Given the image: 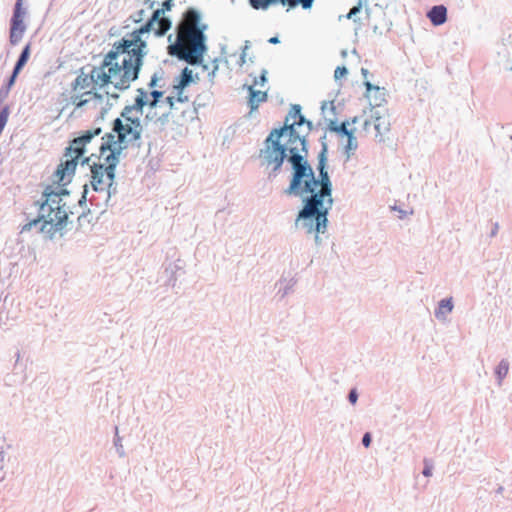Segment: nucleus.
I'll use <instances>...</instances> for the list:
<instances>
[{"label":"nucleus","mask_w":512,"mask_h":512,"mask_svg":"<svg viewBox=\"0 0 512 512\" xmlns=\"http://www.w3.org/2000/svg\"><path fill=\"white\" fill-rule=\"evenodd\" d=\"M285 146L288 154V162L291 165L289 185L283 190L286 196L302 197L314 189V170L308 161L309 142L306 135H300V139H292L288 136Z\"/></svg>","instance_id":"nucleus-1"},{"label":"nucleus","mask_w":512,"mask_h":512,"mask_svg":"<svg viewBox=\"0 0 512 512\" xmlns=\"http://www.w3.org/2000/svg\"><path fill=\"white\" fill-rule=\"evenodd\" d=\"M302 208L295 219V227L299 224L307 234L314 233L316 245H321L320 234H324L328 227V215L333 206L332 191L314 190L302 197Z\"/></svg>","instance_id":"nucleus-2"},{"label":"nucleus","mask_w":512,"mask_h":512,"mask_svg":"<svg viewBox=\"0 0 512 512\" xmlns=\"http://www.w3.org/2000/svg\"><path fill=\"white\" fill-rule=\"evenodd\" d=\"M128 50L129 51L125 53L127 57L123 58L121 64L118 60H114V66L111 68V72L120 74V78L115 82V89L120 91L128 89L131 82L139 78L144 64V58L148 53L147 42L140 39Z\"/></svg>","instance_id":"nucleus-3"},{"label":"nucleus","mask_w":512,"mask_h":512,"mask_svg":"<svg viewBox=\"0 0 512 512\" xmlns=\"http://www.w3.org/2000/svg\"><path fill=\"white\" fill-rule=\"evenodd\" d=\"M190 49H187L183 43L182 33L177 35L176 42L170 44L167 48L170 56L178 58L191 66L202 65L204 55L207 53L208 46L206 44L207 36L201 29H194L188 33Z\"/></svg>","instance_id":"nucleus-4"},{"label":"nucleus","mask_w":512,"mask_h":512,"mask_svg":"<svg viewBox=\"0 0 512 512\" xmlns=\"http://www.w3.org/2000/svg\"><path fill=\"white\" fill-rule=\"evenodd\" d=\"M113 63L110 65L104 66V60L101 62L99 66L92 67L90 73L84 72V67L79 70V74L76 79L71 84V89L73 92H77L79 89H86L93 86V89L104 88L109 84H112L115 87V82L120 78V74L111 72Z\"/></svg>","instance_id":"nucleus-5"},{"label":"nucleus","mask_w":512,"mask_h":512,"mask_svg":"<svg viewBox=\"0 0 512 512\" xmlns=\"http://www.w3.org/2000/svg\"><path fill=\"white\" fill-rule=\"evenodd\" d=\"M264 146L260 150L259 157L263 160V164L271 166L268 179L272 180L280 173L284 161H288V154H286L285 146H281V141L276 140L274 143L264 144Z\"/></svg>","instance_id":"nucleus-6"},{"label":"nucleus","mask_w":512,"mask_h":512,"mask_svg":"<svg viewBox=\"0 0 512 512\" xmlns=\"http://www.w3.org/2000/svg\"><path fill=\"white\" fill-rule=\"evenodd\" d=\"M321 150L317 155V171L314 174V190L333 191V184L328 173V144L326 142V132L319 139Z\"/></svg>","instance_id":"nucleus-7"},{"label":"nucleus","mask_w":512,"mask_h":512,"mask_svg":"<svg viewBox=\"0 0 512 512\" xmlns=\"http://www.w3.org/2000/svg\"><path fill=\"white\" fill-rule=\"evenodd\" d=\"M26 14L27 10L23 7V0H16L13 8V14L10 19L9 29V41L13 46L17 45L21 41L27 29L23 20Z\"/></svg>","instance_id":"nucleus-8"},{"label":"nucleus","mask_w":512,"mask_h":512,"mask_svg":"<svg viewBox=\"0 0 512 512\" xmlns=\"http://www.w3.org/2000/svg\"><path fill=\"white\" fill-rule=\"evenodd\" d=\"M140 39H142V35L135 29L121 40L113 43L112 49L104 56V66L112 64L114 60H118L120 55L128 52V49Z\"/></svg>","instance_id":"nucleus-9"},{"label":"nucleus","mask_w":512,"mask_h":512,"mask_svg":"<svg viewBox=\"0 0 512 512\" xmlns=\"http://www.w3.org/2000/svg\"><path fill=\"white\" fill-rule=\"evenodd\" d=\"M66 158L65 161H61L52 175L53 183L59 186H66L71 183L80 160V158L74 155Z\"/></svg>","instance_id":"nucleus-10"},{"label":"nucleus","mask_w":512,"mask_h":512,"mask_svg":"<svg viewBox=\"0 0 512 512\" xmlns=\"http://www.w3.org/2000/svg\"><path fill=\"white\" fill-rule=\"evenodd\" d=\"M195 79H198V74L193 75V71L188 67H185L180 75L175 78L173 90L177 94L176 100L178 102L185 103L189 101L188 96L184 95L183 92L191 83L195 82Z\"/></svg>","instance_id":"nucleus-11"},{"label":"nucleus","mask_w":512,"mask_h":512,"mask_svg":"<svg viewBox=\"0 0 512 512\" xmlns=\"http://www.w3.org/2000/svg\"><path fill=\"white\" fill-rule=\"evenodd\" d=\"M285 135L290 136L292 139H300L301 135V130H298L294 122H290L288 118H285L283 126L272 129L264 144L274 143L276 140L281 141V138Z\"/></svg>","instance_id":"nucleus-12"},{"label":"nucleus","mask_w":512,"mask_h":512,"mask_svg":"<svg viewBox=\"0 0 512 512\" xmlns=\"http://www.w3.org/2000/svg\"><path fill=\"white\" fill-rule=\"evenodd\" d=\"M157 24V28L154 29V35L156 37H163L172 27V20L170 17L165 16V12L162 8H157L152 12L151 17L148 19Z\"/></svg>","instance_id":"nucleus-13"},{"label":"nucleus","mask_w":512,"mask_h":512,"mask_svg":"<svg viewBox=\"0 0 512 512\" xmlns=\"http://www.w3.org/2000/svg\"><path fill=\"white\" fill-rule=\"evenodd\" d=\"M183 261L180 259H177L174 262H164V274L167 277V280L165 282V285L170 287H175L177 282V274L178 272L184 273V267H183Z\"/></svg>","instance_id":"nucleus-14"},{"label":"nucleus","mask_w":512,"mask_h":512,"mask_svg":"<svg viewBox=\"0 0 512 512\" xmlns=\"http://www.w3.org/2000/svg\"><path fill=\"white\" fill-rule=\"evenodd\" d=\"M201 13L200 11H198L196 8L194 7H189L183 14V19L192 24L191 27H189L187 30H186V37H188V33L191 31V30H194V29H201L203 33H205V31L207 30L208 28V25L207 24H204V23H201Z\"/></svg>","instance_id":"nucleus-15"},{"label":"nucleus","mask_w":512,"mask_h":512,"mask_svg":"<svg viewBox=\"0 0 512 512\" xmlns=\"http://www.w3.org/2000/svg\"><path fill=\"white\" fill-rule=\"evenodd\" d=\"M365 88H366V92L364 94V96L368 99H370V93L372 91H374V95L372 97V100L373 103H374V106L375 107H379L381 106L384 102H386V99H385V88H381L377 85H374L372 84L370 81L368 80H365L363 82ZM370 104H372V102H370Z\"/></svg>","instance_id":"nucleus-16"},{"label":"nucleus","mask_w":512,"mask_h":512,"mask_svg":"<svg viewBox=\"0 0 512 512\" xmlns=\"http://www.w3.org/2000/svg\"><path fill=\"white\" fill-rule=\"evenodd\" d=\"M134 128L132 125L124 124L121 118H116L112 122V132L117 134V139H119L120 143H127L128 137L131 135Z\"/></svg>","instance_id":"nucleus-17"},{"label":"nucleus","mask_w":512,"mask_h":512,"mask_svg":"<svg viewBox=\"0 0 512 512\" xmlns=\"http://www.w3.org/2000/svg\"><path fill=\"white\" fill-rule=\"evenodd\" d=\"M90 170H91V186H92V189L95 191V192H101L103 191V187H101V185L103 184V177H104V172H103V164L102 163H93L92 165H90Z\"/></svg>","instance_id":"nucleus-18"},{"label":"nucleus","mask_w":512,"mask_h":512,"mask_svg":"<svg viewBox=\"0 0 512 512\" xmlns=\"http://www.w3.org/2000/svg\"><path fill=\"white\" fill-rule=\"evenodd\" d=\"M427 17L434 26L443 25L447 21V8L444 5H435L427 12Z\"/></svg>","instance_id":"nucleus-19"},{"label":"nucleus","mask_w":512,"mask_h":512,"mask_svg":"<svg viewBox=\"0 0 512 512\" xmlns=\"http://www.w3.org/2000/svg\"><path fill=\"white\" fill-rule=\"evenodd\" d=\"M325 121L328 122L326 129L329 130L330 132L337 133L339 136L349 137V135L351 136L355 132V128L348 129V126L350 125L349 120H345V121L341 122L340 124L337 123L336 119H326L325 118Z\"/></svg>","instance_id":"nucleus-20"},{"label":"nucleus","mask_w":512,"mask_h":512,"mask_svg":"<svg viewBox=\"0 0 512 512\" xmlns=\"http://www.w3.org/2000/svg\"><path fill=\"white\" fill-rule=\"evenodd\" d=\"M69 195H70V191L67 188H65V186H63L59 190H55L53 188V186L47 185L45 187L44 191L42 192L41 210H45V207L49 206L48 202H49V200H51V196H56V197H59V199H61V197H65V196H69Z\"/></svg>","instance_id":"nucleus-21"},{"label":"nucleus","mask_w":512,"mask_h":512,"mask_svg":"<svg viewBox=\"0 0 512 512\" xmlns=\"http://www.w3.org/2000/svg\"><path fill=\"white\" fill-rule=\"evenodd\" d=\"M85 153L86 146L78 136L69 142V145L64 150V157L74 155L78 158H81L82 156H84Z\"/></svg>","instance_id":"nucleus-22"},{"label":"nucleus","mask_w":512,"mask_h":512,"mask_svg":"<svg viewBox=\"0 0 512 512\" xmlns=\"http://www.w3.org/2000/svg\"><path fill=\"white\" fill-rule=\"evenodd\" d=\"M249 92L248 105L250 112L257 110L259 103L267 101V92L255 90L253 85L247 86Z\"/></svg>","instance_id":"nucleus-23"},{"label":"nucleus","mask_w":512,"mask_h":512,"mask_svg":"<svg viewBox=\"0 0 512 512\" xmlns=\"http://www.w3.org/2000/svg\"><path fill=\"white\" fill-rule=\"evenodd\" d=\"M54 211L52 205L45 207V210H41V206L39 207L38 217L29 221L22 228V231L31 230L33 227H40L44 220H47V217H50Z\"/></svg>","instance_id":"nucleus-24"},{"label":"nucleus","mask_w":512,"mask_h":512,"mask_svg":"<svg viewBox=\"0 0 512 512\" xmlns=\"http://www.w3.org/2000/svg\"><path fill=\"white\" fill-rule=\"evenodd\" d=\"M371 118L374 120L376 136H382L390 130V122L388 118L381 116L379 111L372 112Z\"/></svg>","instance_id":"nucleus-25"},{"label":"nucleus","mask_w":512,"mask_h":512,"mask_svg":"<svg viewBox=\"0 0 512 512\" xmlns=\"http://www.w3.org/2000/svg\"><path fill=\"white\" fill-rule=\"evenodd\" d=\"M453 307L454 305L452 298H444L439 301L438 307L435 309L434 315L438 320L444 321L446 320V316L452 312Z\"/></svg>","instance_id":"nucleus-26"},{"label":"nucleus","mask_w":512,"mask_h":512,"mask_svg":"<svg viewBox=\"0 0 512 512\" xmlns=\"http://www.w3.org/2000/svg\"><path fill=\"white\" fill-rule=\"evenodd\" d=\"M86 94L90 95V98H84L80 99L79 101H76L79 96L77 94H74L71 96V102L75 105L76 108H82L85 105H87L91 100H95L98 103H102L104 100V96L96 91L94 89L86 91Z\"/></svg>","instance_id":"nucleus-27"},{"label":"nucleus","mask_w":512,"mask_h":512,"mask_svg":"<svg viewBox=\"0 0 512 512\" xmlns=\"http://www.w3.org/2000/svg\"><path fill=\"white\" fill-rule=\"evenodd\" d=\"M47 220H51V224L49 226V229H53V231H56L59 233L60 237H63L65 234L66 226L68 225V215H63L62 217H57V220L50 217H47Z\"/></svg>","instance_id":"nucleus-28"},{"label":"nucleus","mask_w":512,"mask_h":512,"mask_svg":"<svg viewBox=\"0 0 512 512\" xmlns=\"http://www.w3.org/2000/svg\"><path fill=\"white\" fill-rule=\"evenodd\" d=\"M30 54H31V45H30V43H28L23 47L20 55L18 56V59H17L15 65L13 67V70L20 73L22 71V69L24 68V66L26 65V63L28 62Z\"/></svg>","instance_id":"nucleus-29"},{"label":"nucleus","mask_w":512,"mask_h":512,"mask_svg":"<svg viewBox=\"0 0 512 512\" xmlns=\"http://www.w3.org/2000/svg\"><path fill=\"white\" fill-rule=\"evenodd\" d=\"M138 95L135 97L134 104L132 105V108H135V111L142 112L143 108L148 105V98H147V92L143 88H138L137 90Z\"/></svg>","instance_id":"nucleus-30"},{"label":"nucleus","mask_w":512,"mask_h":512,"mask_svg":"<svg viewBox=\"0 0 512 512\" xmlns=\"http://www.w3.org/2000/svg\"><path fill=\"white\" fill-rule=\"evenodd\" d=\"M102 140H103V142L101 143V145L99 147V151H100V155L101 156H103L108 151V149H110L117 142V139H116V137L114 135V132L113 133H106L102 137Z\"/></svg>","instance_id":"nucleus-31"},{"label":"nucleus","mask_w":512,"mask_h":512,"mask_svg":"<svg viewBox=\"0 0 512 512\" xmlns=\"http://www.w3.org/2000/svg\"><path fill=\"white\" fill-rule=\"evenodd\" d=\"M508 371H509V362L507 359H502L495 368V375H496L499 385H501L503 379L507 376Z\"/></svg>","instance_id":"nucleus-32"},{"label":"nucleus","mask_w":512,"mask_h":512,"mask_svg":"<svg viewBox=\"0 0 512 512\" xmlns=\"http://www.w3.org/2000/svg\"><path fill=\"white\" fill-rule=\"evenodd\" d=\"M283 282H286V285L283 287V288H280L278 290V294H280V297L281 299H283L284 297H286L288 294H290L291 292H293V289H294V286L296 285L297 283V280L295 278H291L289 279L288 281L286 279H284L283 277H281L279 279V281L276 283V285L278 283H283Z\"/></svg>","instance_id":"nucleus-33"},{"label":"nucleus","mask_w":512,"mask_h":512,"mask_svg":"<svg viewBox=\"0 0 512 512\" xmlns=\"http://www.w3.org/2000/svg\"><path fill=\"white\" fill-rule=\"evenodd\" d=\"M113 444L116 448V452L120 458H124L126 456V452L124 450L123 444H122V437L119 436V430L118 427L115 426L114 428V438H113Z\"/></svg>","instance_id":"nucleus-34"},{"label":"nucleus","mask_w":512,"mask_h":512,"mask_svg":"<svg viewBox=\"0 0 512 512\" xmlns=\"http://www.w3.org/2000/svg\"><path fill=\"white\" fill-rule=\"evenodd\" d=\"M102 132V128L101 127H95L93 129H90V130H86L84 131L80 136L79 138L82 140V142L84 143V145L86 146L88 143L91 142V140L100 135Z\"/></svg>","instance_id":"nucleus-35"},{"label":"nucleus","mask_w":512,"mask_h":512,"mask_svg":"<svg viewBox=\"0 0 512 512\" xmlns=\"http://www.w3.org/2000/svg\"><path fill=\"white\" fill-rule=\"evenodd\" d=\"M88 192H89V186H88V184H84L83 185L82 195H81L80 199L78 200V206L79 207L86 208L87 207V201H89L91 205H96V203H95L96 197L92 196L91 198L88 199L87 198Z\"/></svg>","instance_id":"nucleus-36"},{"label":"nucleus","mask_w":512,"mask_h":512,"mask_svg":"<svg viewBox=\"0 0 512 512\" xmlns=\"http://www.w3.org/2000/svg\"><path fill=\"white\" fill-rule=\"evenodd\" d=\"M358 148V142L355 137V135H349L347 137V143L344 147L345 153L347 154V160L350 158V156L357 150Z\"/></svg>","instance_id":"nucleus-37"},{"label":"nucleus","mask_w":512,"mask_h":512,"mask_svg":"<svg viewBox=\"0 0 512 512\" xmlns=\"http://www.w3.org/2000/svg\"><path fill=\"white\" fill-rule=\"evenodd\" d=\"M249 2L256 10H266L270 5L280 3L279 0H249Z\"/></svg>","instance_id":"nucleus-38"},{"label":"nucleus","mask_w":512,"mask_h":512,"mask_svg":"<svg viewBox=\"0 0 512 512\" xmlns=\"http://www.w3.org/2000/svg\"><path fill=\"white\" fill-rule=\"evenodd\" d=\"M51 224V220H44V222L39 227L38 232L43 233L45 237L49 240H53L57 234L56 231H53V229H49V226Z\"/></svg>","instance_id":"nucleus-39"},{"label":"nucleus","mask_w":512,"mask_h":512,"mask_svg":"<svg viewBox=\"0 0 512 512\" xmlns=\"http://www.w3.org/2000/svg\"><path fill=\"white\" fill-rule=\"evenodd\" d=\"M61 201H62V199H58L57 206L54 208V211H53V212H55L54 219H56V220H57V217H62L63 215L69 216V214H73V211H68L66 209V204L65 203L61 204Z\"/></svg>","instance_id":"nucleus-40"},{"label":"nucleus","mask_w":512,"mask_h":512,"mask_svg":"<svg viewBox=\"0 0 512 512\" xmlns=\"http://www.w3.org/2000/svg\"><path fill=\"white\" fill-rule=\"evenodd\" d=\"M129 147V144L127 143H120L119 139H117L116 144H114L108 151H110L111 154H114V156H118L120 159V156L123 152V150L127 149Z\"/></svg>","instance_id":"nucleus-41"},{"label":"nucleus","mask_w":512,"mask_h":512,"mask_svg":"<svg viewBox=\"0 0 512 512\" xmlns=\"http://www.w3.org/2000/svg\"><path fill=\"white\" fill-rule=\"evenodd\" d=\"M163 95H164L163 91L153 89L150 92V96L152 97V99L150 101L148 100V105L151 108H155L157 106L158 102L160 101V99L163 97Z\"/></svg>","instance_id":"nucleus-42"},{"label":"nucleus","mask_w":512,"mask_h":512,"mask_svg":"<svg viewBox=\"0 0 512 512\" xmlns=\"http://www.w3.org/2000/svg\"><path fill=\"white\" fill-rule=\"evenodd\" d=\"M302 107L299 104H292L290 110L285 118L295 120L299 115L302 114Z\"/></svg>","instance_id":"nucleus-43"},{"label":"nucleus","mask_w":512,"mask_h":512,"mask_svg":"<svg viewBox=\"0 0 512 512\" xmlns=\"http://www.w3.org/2000/svg\"><path fill=\"white\" fill-rule=\"evenodd\" d=\"M314 0H292V3L288 6L290 9L301 5L303 9L307 10L312 7Z\"/></svg>","instance_id":"nucleus-44"},{"label":"nucleus","mask_w":512,"mask_h":512,"mask_svg":"<svg viewBox=\"0 0 512 512\" xmlns=\"http://www.w3.org/2000/svg\"><path fill=\"white\" fill-rule=\"evenodd\" d=\"M105 163L107 167H113V168H117L119 162H120V159L118 158V156H114V154H111L109 153L105 158Z\"/></svg>","instance_id":"nucleus-45"},{"label":"nucleus","mask_w":512,"mask_h":512,"mask_svg":"<svg viewBox=\"0 0 512 512\" xmlns=\"http://www.w3.org/2000/svg\"><path fill=\"white\" fill-rule=\"evenodd\" d=\"M154 26H155V24L153 22H151L150 20H147L141 27L137 28V31L141 35H144V34L150 33L151 31L154 32V29H155Z\"/></svg>","instance_id":"nucleus-46"},{"label":"nucleus","mask_w":512,"mask_h":512,"mask_svg":"<svg viewBox=\"0 0 512 512\" xmlns=\"http://www.w3.org/2000/svg\"><path fill=\"white\" fill-rule=\"evenodd\" d=\"M103 172H104V175L107 177L109 183L115 182L116 168L107 167L103 164Z\"/></svg>","instance_id":"nucleus-47"},{"label":"nucleus","mask_w":512,"mask_h":512,"mask_svg":"<svg viewBox=\"0 0 512 512\" xmlns=\"http://www.w3.org/2000/svg\"><path fill=\"white\" fill-rule=\"evenodd\" d=\"M106 190H107L106 205H108L111 197L117 194V184L115 182L108 183Z\"/></svg>","instance_id":"nucleus-48"},{"label":"nucleus","mask_w":512,"mask_h":512,"mask_svg":"<svg viewBox=\"0 0 512 512\" xmlns=\"http://www.w3.org/2000/svg\"><path fill=\"white\" fill-rule=\"evenodd\" d=\"M142 129H135L132 131L131 135L128 137L127 141H129V145H135V142L141 139Z\"/></svg>","instance_id":"nucleus-49"},{"label":"nucleus","mask_w":512,"mask_h":512,"mask_svg":"<svg viewBox=\"0 0 512 512\" xmlns=\"http://www.w3.org/2000/svg\"><path fill=\"white\" fill-rule=\"evenodd\" d=\"M20 73L12 70L11 75L6 80V83L3 85L5 88L11 90V88L14 86L16 79Z\"/></svg>","instance_id":"nucleus-50"},{"label":"nucleus","mask_w":512,"mask_h":512,"mask_svg":"<svg viewBox=\"0 0 512 512\" xmlns=\"http://www.w3.org/2000/svg\"><path fill=\"white\" fill-rule=\"evenodd\" d=\"M348 74V69L345 66H338L334 71V78L336 81L345 77Z\"/></svg>","instance_id":"nucleus-51"},{"label":"nucleus","mask_w":512,"mask_h":512,"mask_svg":"<svg viewBox=\"0 0 512 512\" xmlns=\"http://www.w3.org/2000/svg\"><path fill=\"white\" fill-rule=\"evenodd\" d=\"M423 463H424V468L422 470V474L425 477H430L432 475L433 464L428 459H424Z\"/></svg>","instance_id":"nucleus-52"},{"label":"nucleus","mask_w":512,"mask_h":512,"mask_svg":"<svg viewBox=\"0 0 512 512\" xmlns=\"http://www.w3.org/2000/svg\"><path fill=\"white\" fill-rule=\"evenodd\" d=\"M362 6H363V3H362V0H359L358 3L356 5H354L350 11L348 12V14L346 15V17L348 19H351L353 16L357 15L361 9H362Z\"/></svg>","instance_id":"nucleus-53"},{"label":"nucleus","mask_w":512,"mask_h":512,"mask_svg":"<svg viewBox=\"0 0 512 512\" xmlns=\"http://www.w3.org/2000/svg\"><path fill=\"white\" fill-rule=\"evenodd\" d=\"M170 114V111L167 113H163L162 115L156 118V123H159L162 127H165L169 122Z\"/></svg>","instance_id":"nucleus-54"},{"label":"nucleus","mask_w":512,"mask_h":512,"mask_svg":"<svg viewBox=\"0 0 512 512\" xmlns=\"http://www.w3.org/2000/svg\"><path fill=\"white\" fill-rule=\"evenodd\" d=\"M132 111H135V108H132V105H127L123 108V110L121 111V114H120V117L119 118H124L126 121H128V119L132 118L130 116V113Z\"/></svg>","instance_id":"nucleus-55"},{"label":"nucleus","mask_w":512,"mask_h":512,"mask_svg":"<svg viewBox=\"0 0 512 512\" xmlns=\"http://www.w3.org/2000/svg\"><path fill=\"white\" fill-rule=\"evenodd\" d=\"M307 121L308 119H306V117L303 114L299 115L295 120H293L298 130H301V128L307 123Z\"/></svg>","instance_id":"nucleus-56"},{"label":"nucleus","mask_w":512,"mask_h":512,"mask_svg":"<svg viewBox=\"0 0 512 512\" xmlns=\"http://www.w3.org/2000/svg\"><path fill=\"white\" fill-rule=\"evenodd\" d=\"M358 392H357V389L356 388H352L349 393H348V401L354 405L357 403V400H358Z\"/></svg>","instance_id":"nucleus-57"},{"label":"nucleus","mask_w":512,"mask_h":512,"mask_svg":"<svg viewBox=\"0 0 512 512\" xmlns=\"http://www.w3.org/2000/svg\"><path fill=\"white\" fill-rule=\"evenodd\" d=\"M266 75H267V71L265 69H263L261 72V75L259 76V79L258 80L256 78L254 79L253 85L259 84V85L263 86L267 82Z\"/></svg>","instance_id":"nucleus-58"},{"label":"nucleus","mask_w":512,"mask_h":512,"mask_svg":"<svg viewBox=\"0 0 512 512\" xmlns=\"http://www.w3.org/2000/svg\"><path fill=\"white\" fill-rule=\"evenodd\" d=\"M362 445L365 447V448H368L370 447L371 445V442H372V436H371V433L370 432H366L363 437H362Z\"/></svg>","instance_id":"nucleus-59"},{"label":"nucleus","mask_w":512,"mask_h":512,"mask_svg":"<svg viewBox=\"0 0 512 512\" xmlns=\"http://www.w3.org/2000/svg\"><path fill=\"white\" fill-rule=\"evenodd\" d=\"M251 47V42L246 40L242 49V53L240 55L241 64L245 63L246 51Z\"/></svg>","instance_id":"nucleus-60"},{"label":"nucleus","mask_w":512,"mask_h":512,"mask_svg":"<svg viewBox=\"0 0 512 512\" xmlns=\"http://www.w3.org/2000/svg\"><path fill=\"white\" fill-rule=\"evenodd\" d=\"M127 122H129V125H132V127L135 129H143L142 125H141V121L138 117H132V118L128 119Z\"/></svg>","instance_id":"nucleus-61"},{"label":"nucleus","mask_w":512,"mask_h":512,"mask_svg":"<svg viewBox=\"0 0 512 512\" xmlns=\"http://www.w3.org/2000/svg\"><path fill=\"white\" fill-rule=\"evenodd\" d=\"M173 7H174V0H165L162 3L161 8L164 10V12H169L172 10Z\"/></svg>","instance_id":"nucleus-62"},{"label":"nucleus","mask_w":512,"mask_h":512,"mask_svg":"<svg viewBox=\"0 0 512 512\" xmlns=\"http://www.w3.org/2000/svg\"><path fill=\"white\" fill-rule=\"evenodd\" d=\"M10 90L1 86L0 88V105L7 99Z\"/></svg>","instance_id":"nucleus-63"},{"label":"nucleus","mask_w":512,"mask_h":512,"mask_svg":"<svg viewBox=\"0 0 512 512\" xmlns=\"http://www.w3.org/2000/svg\"><path fill=\"white\" fill-rule=\"evenodd\" d=\"M144 15H145V11H144L143 9L138 10V11H137L133 16H132L133 21H134L135 23H139V22H141V21L143 20Z\"/></svg>","instance_id":"nucleus-64"}]
</instances>
